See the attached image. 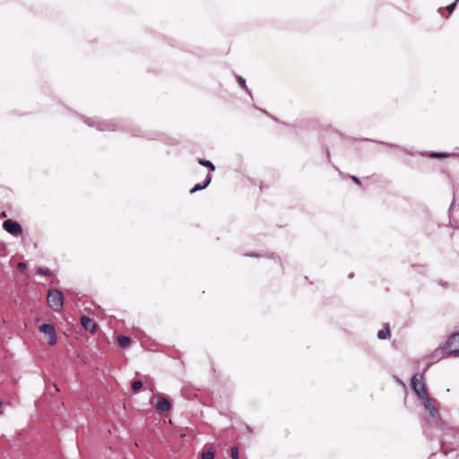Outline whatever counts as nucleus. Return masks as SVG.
<instances>
[{"mask_svg":"<svg viewBox=\"0 0 459 459\" xmlns=\"http://www.w3.org/2000/svg\"><path fill=\"white\" fill-rule=\"evenodd\" d=\"M236 80L239 86L251 96V91L248 89L246 80L240 75H236Z\"/></svg>","mask_w":459,"mask_h":459,"instance_id":"13","label":"nucleus"},{"mask_svg":"<svg viewBox=\"0 0 459 459\" xmlns=\"http://www.w3.org/2000/svg\"><path fill=\"white\" fill-rule=\"evenodd\" d=\"M198 163L204 167L208 168L210 172H212L215 170V166L213 165V163L212 161H210L208 160L199 159Z\"/></svg>","mask_w":459,"mask_h":459,"instance_id":"14","label":"nucleus"},{"mask_svg":"<svg viewBox=\"0 0 459 459\" xmlns=\"http://www.w3.org/2000/svg\"><path fill=\"white\" fill-rule=\"evenodd\" d=\"M389 336H390L389 325L386 324L385 328L378 331L377 337L380 340H385V339L388 338Z\"/></svg>","mask_w":459,"mask_h":459,"instance_id":"12","label":"nucleus"},{"mask_svg":"<svg viewBox=\"0 0 459 459\" xmlns=\"http://www.w3.org/2000/svg\"><path fill=\"white\" fill-rule=\"evenodd\" d=\"M2 406H3V403L0 402V413H2Z\"/></svg>","mask_w":459,"mask_h":459,"instance_id":"26","label":"nucleus"},{"mask_svg":"<svg viewBox=\"0 0 459 459\" xmlns=\"http://www.w3.org/2000/svg\"><path fill=\"white\" fill-rule=\"evenodd\" d=\"M83 121L89 126H96L99 131H115L117 126L112 121H94L89 117H83Z\"/></svg>","mask_w":459,"mask_h":459,"instance_id":"4","label":"nucleus"},{"mask_svg":"<svg viewBox=\"0 0 459 459\" xmlns=\"http://www.w3.org/2000/svg\"><path fill=\"white\" fill-rule=\"evenodd\" d=\"M430 157H432V158H438V159L446 158V157H448V153H446V152H433L430 153Z\"/></svg>","mask_w":459,"mask_h":459,"instance_id":"18","label":"nucleus"},{"mask_svg":"<svg viewBox=\"0 0 459 459\" xmlns=\"http://www.w3.org/2000/svg\"><path fill=\"white\" fill-rule=\"evenodd\" d=\"M131 387L134 393H137L142 389L143 382L141 380H134L131 383Z\"/></svg>","mask_w":459,"mask_h":459,"instance_id":"16","label":"nucleus"},{"mask_svg":"<svg viewBox=\"0 0 459 459\" xmlns=\"http://www.w3.org/2000/svg\"><path fill=\"white\" fill-rule=\"evenodd\" d=\"M246 255L249 256V257H268V258H272V259L278 258L279 261L281 262V259L279 258V256L277 255H275L274 253H272V254H267V253L260 254V253H256V252H249V253H247Z\"/></svg>","mask_w":459,"mask_h":459,"instance_id":"10","label":"nucleus"},{"mask_svg":"<svg viewBox=\"0 0 459 459\" xmlns=\"http://www.w3.org/2000/svg\"><path fill=\"white\" fill-rule=\"evenodd\" d=\"M446 356L459 358V333H452L442 348Z\"/></svg>","mask_w":459,"mask_h":459,"instance_id":"2","label":"nucleus"},{"mask_svg":"<svg viewBox=\"0 0 459 459\" xmlns=\"http://www.w3.org/2000/svg\"><path fill=\"white\" fill-rule=\"evenodd\" d=\"M65 301L64 294L61 290L52 289L48 291L47 302L48 305L56 312L63 308Z\"/></svg>","mask_w":459,"mask_h":459,"instance_id":"3","label":"nucleus"},{"mask_svg":"<svg viewBox=\"0 0 459 459\" xmlns=\"http://www.w3.org/2000/svg\"><path fill=\"white\" fill-rule=\"evenodd\" d=\"M117 343L122 348H126L131 343V339L126 335L120 334L117 337Z\"/></svg>","mask_w":459,"mask_h":459,"instance_id":"11","label":"nucleus"},{"mask_svg":"<svg viewBox=\"0 0 459 459\" xmlns=\"http://www.w3.org/2000/svg\"><path fill=\"white\" fill-rule=\"evenodd\" d=\"M411 385L418 398L421 400L422 405L426 411H429L432 423L437 429L443 431L444 435L455 436L456 429L454 428H446L445 421L441 419L437 409L432 403L429 395L425 382L424 374H415L411 381Z\"/></svg>","mask_w":459,"mask_h":459,"instance_id":"1","label":"nucleus"},{"mask_svg":"<svg viewBox=\"0 0 459 459\" xmlns=\"http://www.w3.org/2000/svg\"><path fill=\"white\" fill-rule=\"evenodd\" d=\"M428 429L426 427H424V432L427 433Z\"/></svg>","mask_w":459,"mask_h":459,"instance_id":"29","label":"nucleus"},{"mask_svg":"<svg viewBox=\"0 0 459 459\" xmlns=\"http://www.w3.org/2000/svg\"><path fill=\"white\" fill-rule=\"evenodd\" d=\"M156 409L160 412H167L171 408L170 402L162 395L158 396L157 403L155 404Z\"/></svg>","mask_w":459,"mask_h":459,"instance_id":"8","label":"nucleus"},{"mask_svg":"<svg viewBox=\"0 0 459 459\" xmlns=\"http://www.w3.org/2000/svg\"><path fill=\"white\" fill-rule=\"evenodd\" d=\"M247 429L249 431V432H252V429L250 427H247Z\"/></svg>","mask_w":459,"mask_h":459,"instance_id":"27","label":"nucleus"},{"mask_svg":"<svg viewBox=\"0 0 459 459\" xmlns=\"http://www.w3.org/2000/svg\"><path fill=\"white\" fill-rule=\"evenodd\" d=\"M18 268H19V270H21V271H22L23 269H25V268H26V264H25V263H23V262L19 263V264H18Z\"/></svg>","mask_w":459,"mask_h":459,"instance_id":"22","label":"nucleus"},{"mask_svg":"<svg viewBox=\"0 0 459 459\" xmlns=\"http://www.w3.org/2000/svg\"><path fill=\"white\" fill-rule=\"evenodd\" d=\"M211 181H212V176L210 173H208L206 175V178H205L204 183L195 184L194 186V187L190 190V194H194L197 191L205 189L210 185Z\"/></svg>","mask_w":459,"mask_h":459,"instance_id":"9","label":"nucleus"},{"mask_svg":"<svg viewBox=\"0 0 459 459\" xmlns=\"http://www.w3.org/2000/svg\"><path fill=\"white\" fill-rule=\"evenodd\" d=\"M80 323L85 330L91 332V333H95L97 330L96 323L87 316H82L80 318Z\"/></svg>","mask_w":459,"mask_h":459,"instance_id":"7","label":"nucleus"},{"mask_svg":"<svg viewBox=\"0 0 459 459\" xmlns=\"http://www.w3.org/2000/svg\"><path fill=\"white\" fill-rule=\"evenodd\" d=\"M353 275H354V274H353V273H350V274H349V278H352V277H353Z\"/></svg>","mask_w":459,"mask_h":459,"instance_id":"28","label":"nucleus"},{"mask_svg":"<svg viewBox=\"0 0 459 459\" xmlns=\"http://www.w3.org/2000/svg\"><path fill=\"white\" fill-rule=\"evenodd\" d=\"M7 216L5 212H0V218H5Z\"/></svg>","mask_w":459,"mask_h":459,"instance_id":"23","label":"nucleus"},{"mask_svg":"<svg viewBox=\"0 0 459 459\" xmlns=\"http://www.w3.org/2000/svg\"><path fill=\"white\" fill-rule=\"evenodd\" d=\"M436 455L435 453H432L430 455H429V459H432V457H434Z\"/></svg>","mask_w":459,"mask_h":459,"instance_id":"25","label":"nucleus"},{"mask_svg":"<svg viewBox=\"0 0 459 459\" xmlns=\"http://www.w3.org/2000/svg\"><path fill=\"white\" fill-rule=\"evenodd\" d=\"M350 178H351V180H352L355 184H357V185H359V186H360V185H361L360 179H359L358 177H356V176H350Z\"/></svg>","mask_w":459,"mask_h":459,"instance_id":"21","label":"nucleus"},{"mask_svg":"<svg viewBox=\"0 0 459 459\" xmlns=\"http://www.w3.org/2000/svg\"><path fill=\"white\" fill-rule=\"evenodd\" d=\"M457 2H459V0H456Z\"/></svg>","mask_w":459,"mask_h":459,"instance_id":"31","label":"nucleus"},{"mask_svg":"<svg viewBox=\"0 0 459 459\" xmlns=\"http://www.w3.org/2000/svg\"><path fill=\"white\" fill-rule=\"evenodd\" d=\"M456 4H457V1L455 0L452 4H450L447 7H446V10L448 11L449 13H452L456 6Z\"/></svg>","mask_w":459,"mask_h":459,"instance_id":"20","label":"nucleus"},{"mask_svg":"<svg viewBox=\"0 0 459 459\" xmlns=\"http://www.w3.org/2000/svg\"><path fill=\"white\" fill-rule=\"evenodd\" d=\"M3 229L13 237H18L22 233V225L13 219H6L4 221Z\"/></svg>","mask_w":459,"mask_h":459,"instance_id":"5","label":"nucleus"},{"mask_svg":"<svg viewBox=\"0 0 459 459\" xmlns=\"http://www.w3.org/2000/svg\"><path fill=\"white\" fill-rule=\"evenodd\" d=\"M381 144H386V145H389V146H396L395 144L394 143H385V142H379Z\"/></svg>","mask_w":459,"mask_h":459,"instance_id":"24","label":"nucleus"},{"mask_svg":"<svg viewBox=\"0 0 459 459\" xmlns=\"http://www.w3.org/2000/svg\"><path fill=\"white\" fill-rule=\"evenodd\" d=\"M39 332L43 333L48 336V343L49 345H55L56 343V334L53 324H43L39 326Z\"/></svg>","mask_w":459,"mask_h":459,"instance_id":"6","label":"nucleus"},{"mask_svg":"<svg viewBox=\"0 0 459 459\" xmlns=\"http://www.w3.org/2000/svg\"><path fill=\"white\" fill-rule=\"evenodd\" d=\"M457 430L459 431V427H458V429H457Z\"/></svg>","mask_w":459,"mask_h":459,"instance_id":"30","label":"nucleus"},{"mask_svg":"<svg viewBox=\"0 0 459 459\" xmlns=\"http://www.w3.org/2000/svg\"><path fill=\"white\" fill-rule=\"evenodd\" d=\"M37 274L43 276H52L53 273L49 268L38 267L36 270Z\"/></svg>","mask_w":459,"mask_h":459,"instance_id":"15","label":"nucleus"},{"mask_svg":"<svg viewBox=\"0 0 459 459\" xmlns=\"http://www.w3.org/2000/svg\"><path fill=\"white\" fill-rule=\"evenodd\" d=\"M202 459H213L214 452L212 449L205 450L201 455Z\"/></svg>","mask_w":459,"mask_h":459,"instance_id":"17","label":"nucleus"},{"mask_svg":"<svg viewBox=\"0 0 459 459\" xmlns=\"http://www.w3.org/2000/svg\"><path fill=\"white\" fill-rule=\"evenodd\" d=\"M230 457L232 459H238V449L237 446H232L230 448Z\"/></svg>","mask_w":459,"mask_h":459,"instance_id":"19","label":"nucleus"}]
</instances>
